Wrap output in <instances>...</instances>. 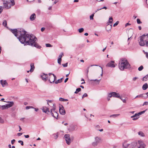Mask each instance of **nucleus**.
<instances>
[{
	"mask_svg": "<svg viewBox=\"0 0 148 148\" xmlns=\"http://www.w3.org/2000/svg\"><path fill=\"white\" fill-rule=\"evenodd\" d=\"M143 69V66L141 65L138 68V70L139 71H142Z\"/></svg>",
	"mask_w": 148,
	"mask_h": 148,
	"instance_id": "nucleus-38",
	"label": "nucleus"
},
{
	"mask_svg": "<svg viewBox=\"0 0 148 148\" xmlns=\"http://www.w3.org/2000/svg\"><path fill=\"white\" fill-rule=\"evenodd\" d=\"M119 23V21H117L113 25L114 27H115Z\"/></svg>",
	"mask_w": 148,
	"mask_h": 148,
	"instance_id": "nucleus-51",
	"label": "nucleus"
},
{
	"mask_svg": "<svg viewBox=\"0 0 148 148\" xmlns=\"http://www.w3.org/2000/svg\"><path fill=\"white\" fill-rule=\"evenodd\" d=\"M3 25L5 27H6L7 26V22L5 20L3 22Z\"/></svg>",
	"mask_w": 148,
	"mask_h": 148,
	"instance_id": "nucleus-42",
	"label": "nucleus"
},
{
	"mask_svg": "<svg viewBox=\"0 0 148 148\" xmlns=\"http://www.w3.org/2000/svg\"><path fill=\"white\" fill-rule=\"evenodd\" d=\"M120 114H114L112 115H111L110 116V117H113L114 118H115L117 116H119Z\"/></svg>",
	"mask_w": 148,
	"mask_h": 148,
	"instance_id": "nucleus-34",
	"label": "nucleus"
},
{
	"mask_svg": "<svg viewBox=\"0 0 148 148\" xmlns=\"http://www.w3.org/2000/svg\"><path fill=\"white\" fill-rule=\"evenodd\" d=\"M43 108L42 109V110L43 112L48 114H49L50 112L49 108L46 107H45V108L43 107Z\"/></svg>",
	"mask_w": 148,
	"mask_h": 148,
	"instance_id": "nucleus-14",
	"label": "nucleus"
},
{
	"mask_svg": "<svg viewBox=\"0 0 148 148\" xmlns=\"http://www.w3.org/2000/svg\"><path fill=\"white\" fill-rule=\"evenodd\" d=\"M6 102L8 103V104H6L8 108L12 107L14 105V103L13 101H8Z\"/></svg>",
	"mask_w": 148,
	"mask_h": 148,
	"instance_id": "nucleus-13",
	"label": "nucleus"
},
{
	"mask_svg": "<svg viewBox=\"0 0 148 148\" xmlns=\"http://www.w3.org/2000/svg\"><path fill=\"white\" fill-rule=\"evenodd\" d=\"M62 61V59L60 58H58V62L59 64H61V62Z\"/></svg>",
	"mask_w": 148,
	"mask_h": 148,
	"instance_id": "nucleus-37",
	"label": "nucleus"
},
{
	"mask_svg": "<svg viewBox=\"0 0 148 148\" xmlns=\"http://www.w3.org/2000/svg\"><path fill=\"white\" fill-rule=\"evenodd\" d=\"M144 54H145L146 57L148 59V53L147 52H145L144 50L143 51Z\"/></svg>",
	"mask_w": 148,
	"mask_h": 148,
	"instance_id": "nucleus-44",
	"label": "nucleus"
},
{
	"mask_svg": "<svg viewBox=\"0 0 148 148\" xmlns=\"http://www.w3.org/2000/svg\"><path fill=\"white\" fill-rule=\"evenodd\" d=\"M59 100L61 101H67L68 100L67 99H65L63 98L60 97L59 99Z\"/></svg>",
	"mask_w": 148,
	"mask_h": 148,
	"instance_id": "nucleus-31",
	"label": "nucleus"
},
{
	"mask_svg": "<svg viewBox=\"0 0 148 148\" xmlns=\"http://www.w3.org/2000/svg\"><path fill=\"white\" fill-rule=\"evenodd\" d=\"M47 104H48L49 105V103H51L52 101L51 100H47Z\"/></svg>",
	"mask_w": 148,
	"mask_h": 148,
	"instance_id": "nucleus-64",
	"label": "nucleus"
},
{
	"mask_svg": "<svg viewBox=\"0 0 148 148\" xmlns=\"http://www.w3.org/2000/svg\"><path fill=\"white\" fill-rule=\"evenodd\" d=\"M143 95H142V94H140L139 95L136 96L134 98V99H136L137 98H142V97H143Z\"/></svg>",
	"mask_w": 148,
	"mask_h": 148,
	"instance_id": "nucleus-35",
	"label": "nucleus"
},
{
	"mask_svg": "<svg viewBox=\"0 0 148 148\" xmlns=\"http://www.w3.org/2000/svg\"><path fill=\"white\" fill-rule=\"evenodd\" d=\"M98 66V65H91L90 66L88 67L87 68V71H86V73H87V75H88V71H88L90 67V66Z\"/></svg>",
	"mask_w": 148,
	"mask_h": 148,
	"instance_id": "nucleus-33",
	"label": "nucleus"
},
{
	"mask_svg": "<svg viewBox=\"0 0 148 148\" xmlns=\"http://www.w3.org/2000/svg\"><path fill=\"white\" fill-rule=\"evenodd\" d=\"M4 121L3 119H2L0 117V123H4Z\"/></svg>",
	"mask_w": 148,
	"mask_h": 148,
	"instance_id": "nucleus-49",
	"label": "nucleus"
},
{
	"mask_svg": "<svg viewBox=\"0 0 148 148\" xmlns=\"http://www.w3.org/2000/svg\"><path fill=\"white\" fill-rule=\"evenodd\" d=\"M70 137H71V142L73 140V139L74 138V137L73 136H71Z\"/></svg>",
	"mask_w": 148,
	"mask_h": 148,
	"instance_id": "nucleus-63",
	"label": "nucleus"
},
{
	"mask_svg": "<svg viewBox=\"0 0 148 148\" xmlns=\"http://www.w3.org/2000/svg\"><path fill=\"white\" fill-rule=\"evenodd\" d=\"M11 31L17 37L18 35H20L17 38L21 43L24 44L25 43L27 45L36 47H37V45L35 42L36 38L32 34H29L24 30L18 32L16 29H11Z\"/></svg>",
	"mask_w": 148,
	"mask_h": 148,
	"instance_id": "nucleus-1",
	"label": "nucleus"
},
{
	"mask_svg": "<svg viewBox=\"0 0 148 148\" xmlns=\"http://www.w3.org/2000/svg\"><path fill=\"white\" fill-rule=\"evenodd\" d=\"M139 135L143 137L145 136L144 134L142 132H139L138 133Z\"/></svg>",
	"mask_w": 148,
	"mask_h": 148,
	"instance_id": "nucleus-30",
	"label": "nucleus"
},
{
	"mask_svg": "<svg viewBox=\"0 0 148 148\" xmlns=\"http://www.w3.org/2000/svg\"><path fill=\"white\" fill-rule=\"evenodd\" d=\"M49 76L48 77V79L50 83H53L55 80L56 79V77L54 74L51 73H49Z\"/></svg>",
	"mask_w": 148,
	"mask_h": 148,
	"instance_id": "nucleus-5",
	"label": "nucleus"
},
{
	"mask_svg": "<svg viewBox=\"0 0 148 148\" xmlns=\"http://www.w3.org/2000/svg\"><path fill=\"white\" fill-rule=\"evenodd\" d=\"M137 143L136 142H134L130 144V148H138L137 146Z\"/></svg>",
	"mask_w": 148,
	"mask_h": 148,
	"instance_id": "nucleus-12",
	"label": "nucleus"
},
{
	"mask_svg": "<svg viewBox=\"0 0 148 148\" xmlns=\"http://www.w3.org/2000/svg\"><path fill=\"white\" fill-rule=\"evenodd\" d=\"M112 96L114 97L119 98V97L120 95L119 93L115 92H112Z\"/></svg>",
	"mask_w": 148,
	"mask_h": 148,
	"instance_id": "nucleus-17",
	"label": "nucleus"
},
{
	"mask_svg": "<svg viewBox=\"0 0 148 148\" xmlns=\"http://www.w3.org/2000/svg\"><path fill=\"white\" fill-rule=\"evenodd\" d=\"M119 69L121 71H123L124 69H129L130 68V65L128 61L125 58L121 59L119 64Z\"/></svg>",
	"mask_w": 148,
	"mask_h": 148,
	"instance_id": "nucleus-2",
	"label": "nucleus"
},
{
	"mask_svg": "<svg viewBox=\"0 0 148 148\" xmlns=\"http://www.w3.org/2000/svg\"><path fill=\"white\" fill-rule=\"evenodd\" d=\"M137 22L138 24H140L142 23V22L140 21V19L139 18L137 19Z\"/></svg>",
	"mask_w": 148,
	"mask_h": 148,
	"instance_id": "nucleus-45",
	"label": "nucleus"
},
{
	"mask_svg": "<svg viewBox=\"0 0 148 148\" xmlns=\"http://www.w3.org/2000/svg\"><path fill=\"white\" fill-rule=\"evenodd\" d=\"M45 28L44 27H42L41 28V30L42 32H43L45 30Z\"/></svg>",
	"mask_w": 148,
	"mask_h": 148,
	"instance_id": "nucleus-62",
	"label": "nucleus"
},
{
	"mask_svg": "<svg viewBox=\"0 0 148 148\" xmlns=\"http://www.w3.org/2000/svg\"><path fill=\"white\" fill-rule=\"evenodd\" d=\"M63 56H64V54H63V53H61V54L59 55V58H61Z\"/></svg>",
	"mask_w": 148,
	"mask_h": 148,
	"instance_id": "nucleus-48",
	"label": "nucleus"
},
{
	"mask_svg": "<svg viewBox=\"0 0 148 148\" xmlns=\"http://www.w3.org/2000/svg\"><path fill=\"white\" fill-rule=\"evenodd\" d=\"M84 29L83 28H81L78 29V31L79 33H82L84 31Z\"/></svg>",
	"mask_w": 148,
	"mask_h": 148,
	"instance_id": "nucleus-36",
	"label": "nucleus"
},
{
	"mask_svg": "<svg viewBox=\"0 0 148 148\" xmlns=\"http://www.w3.org/2000/svg\"><path fill=\"white\" fill-rule=\"evenodd\" d=\"M59 112L60 114L62 115H65L66 113L65 110L64 108H60Z\"/></svg>",
	"mask_w": 148,
	"mask_h": 148,
	"instance_id": "nucleus-19",
	"label": "nucleus"
},
{
	"mask_svg": "<svg viewBox=\"0 0 148 148\" xmlns=\"http://www.w3.org/2000/svg\"><path fill=\"white\" fill-rule=\"evenodd\" d=\"M1 108L3 110L8 109L6 105L1 106Z\"/></svg>",
	"mask_w": 148,
	"mask_h": 148,
	"instance_id": "nucleus-32",
	"label": "nucleus"
},
{
	"mask_svg": "<svg viewBox=\"0 0 148 148\" xmlns=\"http://www.w3.org/2000/svg\"><path fill=\"white\" fill-rule=\"evenodd\" d=\"M145 112V110H144L140 112L137 114L138 115V117L140 115H141L142 114L144 113Z\"/></svg>",
	"mask_w": 148,
	"mask_h": 148,
	"instance_id": "nucleus-28",
	"label": "nucleus"
},
{
	"mask_svg": "<svg viewBox=\"0 0 148 148\" xmlns=\"http://www.w3.org/2000/svg\"><path fill=\"white\" fill-rule=\"evenodd\" d=\"M3 2V8L6 9H9L11 8V6L15 5L14 0H2Z\"/></svg>",
	"mask_w": 148,
	"mask_h": 148,
	"instance_id": "nucleus-4",
	"label": "nucleus"
},
{
	"mask_svg": "<svg viewBox=\"0 0 148 148\" xmlns=\"http://www.w3.org/2000/svg\"><path fill=\"white\" fill-rule=\"evenodd\" d=\"M64 137L65 138L66 143L68 145H70L71 143V141L70 135L69 134H66L65 135Z\"/></svg>",
	"mask_w": 148,
	"mask_h": 148,
	"instance_id": "nucleus-6",
	"label": "nucleus"
},
{
	"mask_svg": "<svg viewBox=\"0 0 148 148\" xmlns=\"http://www.w3.org/2000/svg\"><path fill=\"white\" fill-rule=\"evenodd\" d=\"M18 142L19 143H21V144L22 145H23V141L21 140H19L18 141Z\"/></svg>",
	"mask_w": 148,
	"mask_h": 148,
	"instance_id": "nucleus-53",
	"label": "nucleus"
},
{
	"mask_svg": "<svg viewBox=\"0 0 148 148\" xmlns=\"http://www.w3.org/2000/svg\"><path fill=\"white\" fill-rule=\"evenodd\" d=\"M138 78V77H135L133 78L132 79V80L134 81H135Z\"/></svg>",
	"mask_w": 148,
	"mask_h": 148,
	"instance_id": "nucleus-59",
	"label": "nucleus"
},
{
	"mask_svg": "<svg viewBox=\"0 0 148 148\" xmlns=\"http://www.w3.org/2000/svg\"><path fill=\"white\" fill-rule=\"evenodd\" d=\"M81 90V89L80 88H78L76 89V91L75 92V94H77Z\"/></svg>",
	"mask_w": 148,
	"mask_h": 148,
	"instance_id": "nucleus-29",
	"label": "nucleus"
},
{
	"mask_svg": "<svg viewBox=\"0 0 148 148\" xmlns=\"http://www.w3.org/2000/svg\"><path fill=\"white\" fill-rule=\"evenodd\" d=\"M88 96L87 94L86 93H84L82 96V98H83L85 97H87Z\"/></svg>",
	"mask_w": 148,
	"mask_h": 148,
	"instance_id": "nucleus-52",
	"label": "nucleus"
},
{
	"mask_svg": "<svg viewBox=\"0 0 148 148\" xmlns=\"http://www.w3.org/2000/svg\"><path fill=\"white\" fill-rule=\"evenodd\" d=\"M31 69L29 71H27V72L28 73L30 71L31 72H32L34 71L35 68L34 64L33 63H32L30 64Z\"/></svg>",
	"mask_w": 148,
	"mask_h": 148,
	"instance_id": "nucleus-15",
	"label": "nucleus"
},
{
	"mask_svg": "<svg viewBox=\"0 0 148 148\" xmlns=\"http://www.w3.org/2000/svg\"><path fill=\"white\" fill-rule=\"evenodd\" d=\"M25 108L26 110L29 109L31 108H34L35 109V110L36 112H37V109L36 108H34L32 106H27Z\"/></svg>",
	"mask_w": 148,
	"mask_h": 148,
	"instance_id": "nucleus-25",
	"label": "nucleus"
},
{
	"mask_svg": "<svg viewBox=\"0 0 148 148\" xmlns=\"http://www.w3.org/2000/svg\"><path fill=\"white\" fill-rule=\"evenodd\" d=\"M139 43L140 46L148 47V34L147 35H142L140 37V39L139 40Z\"/></svg>",
	"mask_w": 148,
	"mask_h": 148,
	"instance_id": "nucleus-3",
	"label": "nucleus"
},
{
	"mask_svg": "<svg viewBox=\"0 0 148 148\" xmlns=\"http://www.w3.org/2000/svg\"><path fill=\"white\" fill-rule=\"evenodd\" d=\"M36 17V15L35 13L32 14L30 17V19L31 21L34 20Z\"/></svg>",
	"mask_w": 148,
	"mask_h": 148,
	"instance_id": "nucleus-18",
	"label": "nucleus"
},
{
	"mask_svg": "<svg viewBox=\"0 0 148 148\" xmlns=\"http://www.w3.org/2000/svg\"><path fill=\"white\" fill-rule=\"evenodd\" d=\"M148 79V74H147V75L143 77L142 79V80L143 81H146L147 79Z\"/></svg>",
	"mask_w": 148,
	"mask_h": 148,
	"instance_id": "nucleus-27",
	"label": "nucleus"
},
{
	"mask_svg": "<svg viewBox=\"0 0 148 148\" xmlns=\"http://www.w3.org/2000/svg\"><path fill=\"white\" fill-rule=\"evenodd\" d=\"M113 21V18L111 17H110L109 18V22L110 23H112Z\"/></svg>",
	"mask_w": 148,
	"mask_h": 148,
	"instance_id": "nucleus-40",
	"label": "nucleus"
},
{
	"mask_svg": "<svg viewBox=\"0 0 148 148\" xmlns=\"http://www.w3.org/2000/svg\"><path fill=\"white\" fill-rule=\"evenodd\" d=\"M100 80L101 79L98 80L97 79H91V80H90L94 81H96V82H98V83H99Z\"/></svg>",
	"mask_w": 148,
	"mask_h": 148,
	"instance_id": "nucleus-43",
	"label": "nucleus"
},
{
	"mask_svg": "<svg viewBox=\"0 0 148 148\" xmlns=\"http://www.w3.org/2000/svg\"><path fill=\"white\" fill-rule=\"evenodd\" d=\"M130 144H127L126 142L124 143L123 145L124 148H127L129 146Z\"/></svg>",
	"mask_w": 148,
	"mask_h": 148,
	"instance_id": "nucleus-24",
	"label": "nucleus"
},
{
	"mask_svg": "<svg viewBox=\"0 0 148 148\" xmlns=\"http://www.w3.org/2000/svg\"><path fill=\"white\" fill-rule=\"evenodd\" d=\"M148 88V85L147 83L145 84L142 86V88L143 90H146Z\"/></svg>",
	"mask_w": 148,
	"mask_h": 148,
	"instance_id": "nucleus-22",
	"label": "nucleus"
},
{
	"mask_svg": "<svg viewBox=\"0 0 148 148\" xmlns=\"http://www.w3.org/2000/svg\"><path fill=\"white\" fill-rule=\"evenodd\" d=\"M46 46L47 47H52V46L49 43H47L46 44Z\"/></svg>",
	"mask_w": 148,
	"mask_h": 148,
	"instance_id": "nucleus-47",
	"label": "nucleus"
},
{
	"mask_svg": "<svg viewBox=\"0 0 148 148\" xmlns=\"http://www.w3.org/2000/svg\"><path fill=\"white\" fill-rule=\"evenodd\" d=\"M138 117V116L137 114H135L134 115L132 116H131V118H134V117Z\"/></svg>",
	"mask_w": 148,
	"mask_h": 148,
	"instance_id": "nucleus-54",
	"label": "nucleus"
},
{
	"mask_svg": "<svg viewBox=\"0 0 148 148\" xmlns=\"http://www.w3.org/2000/svg\"><path fill=\"white\" fill-rule=\"evenodd\" d=\"M101 140V138L98 137H96L95 138V140L94 142L92 143V145L94 147L96 146L100 142Z\"/></svg>",
	"mask_w": 148,
	"mask_h": 148,
	"instance_id": "nucleus-7",
	"label": "nucleus"
},
{
	"mask_svg": "<svg viewBox=\"0 0 148 148\" xmlns=\"http://www.w3.org/2000/svg\"><path fill=\"white\" fill-rule=\"evenodd\" d=\"M108 96L110 98H111V97H113L112 95V92H110L108 94Z\"/></svg>",
	"mask_w": 148,
	"mask_h": 148,
	"instance_id": "nucleus-46",
	"label": "nucleus"
},
{
	"mask_svg": "<svg viewBox=\"0 0 148 148\" xmlns=\"http://www.w3.org/2000/svg\"><path fill=\"white\" fill-rule=\"evenodd\" d=\"M138 117H135L133 118L132 119L133 120H137V119H138Z\"/></svg>",
	"mask_w": 148,
	"mask_h": 148,
	"instance_id": "nucleus-60",
	"label": "nucleus"
},
{
	"mask_svg": "<svg viewBox=\"0 0 148 148\" xmlns=\"http://www.w3.org/2000/svg\"><path fill=\"white\" fill-rule=\"evenodd\" d=\"M3 11L2 7L1 6H0V13H1Z\"/></svg>",
	"mask_w": 148,
	"mask_h": 148,
	"instance_id": "nucleus-57",
	"label": "nucleus"
},
{
	"mask_svg": "<svg viewBox=\"0 0 148 148\" xmlns=\"http://www.w3.org/2000/svg\"><path fill=\"white\" fill-rule=\"evenodd\" d=\"M0 82L3 87H4L5 85L7 84L6 80L3 81L2 80H1L0 81Z\"/></svg>",
	"mask_w": 148,
	"mask_h": 148,
	"instance_id": "nucleus-21",
	"label": "nucleus"
},
{
	"mask_svg": "<svg viewBox=\"0 0 148 148\" xmlns=\"http://www.w3.org/2000/svg\"><path fill=\"white\" fill-rule=\"evenodd\" d=\"M62 65L64 67H66L68 65V63H66L63 64H62Z\"/></svg>",
	"mask_w": 148,
	"mask_h": 148,
	"instance_id": "nucleus-55",
	"label": "nucleus"
},
{
	"mask_svg": "<svg viewBox=\"0 0 148 148\" xmlns=\"http://www.w3.org/2000/svg\"><path fill=\"white\" fill-rule=\"evenodd\" d=\"M55 108H53L51 109V110L50 113H51V115L53 117L56 118H56L57 119V117H58V114L57 113V112H56L55 111Z\"/></svg>",
	"mask_w": 148,
	"mask_h": 148,
	"instance_id": "nucleus-8",
	"label": "nucleus"
},
{
	"mask_svg": "<svg viewBox=\"0 0 148 148\" xmlns=\"http://www.w3.org/2000/svg\"><path fill=\"white\" fill-rule=\"evenodd\" d=\"M24 136L25 138H28L29 137V136L28 135H25Z\"/></svg>",
	"mask_w": 148,
	"mask_h": 148,
	"instance_id": "nucleus-61",
	"label": "nucleus"
},
{
	"mask_svg": "<svg viewBox=\"0 0 148 148\" xmlns=\"http://www.w3.org/2000/svg\"><path fill=\"white\" fill-rule=\"evenodd\" d=\"M47 74L43 73L42 75H40V77L42 80L45 82L48 79V77H47Z\"/></svg>",
	"mask_w": 148,
	"mask_h": 148,
	"instance_id": "nucleus-11",
	"label": "nucleus"
},
{
	"mask_svg": "<svg viewBox=\"0 0 148 148\" xmlns=\"http://www.w3.org/2000/svg\"><path fill=\"white\" fill-rule=\"evenodd\" d=\"M148 105V101H145L144 102L143 104V106L144 105Z\"/></svg>",
	"mask_w": 148,
	"mask_h": 148,
	"instance_id": "nucleus-50",
	"label": "nucleus"
},
{
	"mask_svg": "<svg viewBox=\"0 0 148 148\" xmlns=\"http://www.w3.org/2000/svg\"><path fill=\"white\" fill-rule=\"evenodd\" d=\"M112 27V25H111L108 24L107 25L106 27V30L109 33L110 32Z\"/></svg>",
	"mask_w": 148,
	"mask_h": 148,
	"instance_id": "nucleus-16",
	"label": "nucleus"
},
{
	"mask_svg": "<svg viewBox=\"0 0 148 148\" xmlns=\"http://www.w3.org/2000/svg\"><path fill=\"white\" fill-rule=\"evenodd\" d=\"M138 143L139 145V146H137L138 148H145L146 146L145 144L142 141L139 140Z\"/></svg>",
	"mask_w": 148,
	"mask_h": 148,
	"instance_id": "nucleus-9",
	"label": "nucleus"
},
{
	"mask_svg": "<svg viewBox=\"0 0 148 148\" xmlns=\"http://www.w3.org/2000/svg\"><path fill=\"white\" fill-rule=\"evenodd\" d=\"M59 133L58 132H57L56 133L52 135L53 138L55 139H56L58 137Z\"/></svg>",
	"mask_w": 148,
	"mask_h": 148,
	"instance_id": "nucleus-20",
	"label": "nucleus"
},
{
	"mask_svg": "<svg viewBox=\"0 0 148 148\" xmlns=\"http://www.w3.org/2000/svg\"><path fill=\"white\" fill-rule=\"evenodd\" d=\"M145 95H147L146 97H144L145 98H148V92L145 93Z\"/></svg>",
	"mask_w": 148,
	"mask_h": 148,
	"instance_id": "nucleus-58",
	"label": "nucleus"
},
{
	"mask_svg": "<svg viewBox=\"0 0 148 148\" xmlns=\"http://www.w3.org/2000/svg\"><path fill=\"white\" fill-rule=\"evenodd\" d=\"M75 126L74 125H71L70 127V128H69V130L70 131H72L74 130L75 129Z\"/></svg>",
	"mask_w": 148,
	"mask_h": 148,
	"instance_id": "nucleus-23",
	"label": "nucleus"
},
{
	"mask_svg": "<svg viewBox=\"0 0 148 148\" xmlns=\"http://www.w3.org/2000/svg\"><path fill=\"white\" fill-rule=\"evenodd\" d=\"M114 63V62L113 61H111L106 64V66L114 68L115 66Z\"/></svg>",
	"mask_w": 148,
	"mask_h": 148,
	"instance_id": "nucleus-10",
	"label": "nucleus"
},
{
	"mask_svg": "<svg viewBox=\"0 0 148 148\" xmlns=\"http://www.w3.org/2000/svg\"><path fill=\"white\" fill-rule=\"evenodd\" d=\"M63 78H62L59 79H58L57 81L55 82V83L56 84H57L58 83H60L62 82V79Z\"/></svg>",
	"mask_w": 148,
	"mask_h": 148,
	"instance_id": "nucleus-26",
	"label": "nucleus"
},
{
	"mask_svg": "<svg viewBox=\"0 0 148 148\" xmlns=\"http://www.w3.org/2000/svg\"><path fill=\"white\" fill-rule=\"evenodd\" d=\"M122 101L123 103H125L126 102V101L125 99H122L121 97H120L119 96V97Z\"/></svg>",
	"mask_w": 148,
	"mask_h": 148,
	"instance_id": "nucleus-41",
	"label": "nucleus"
},
{
	"mask_svg": "<svg viewBox=\"0 0 148 148\" xmlns=\"http://www.w3.org/2000/svg\"><path fill=\"white\" fill-rule=\"evenodd\" d=\"M15 139H13V140H12L11 141V144L12 145H13L14 143H15Z\"/></svg>",
	"mask_w": 148,
	"mask_h": 148,
	"instance_id": "nucleus-56",
	"label": "nucleus"
},
{
	"mask_svg": "<svg viewBox=\"0 0 148 148\" xmlns=\"http://www.w3.org/2000/svg\"><path fill=\"white\" fill-rule=\"evenodd\" d=\"M95 13H94L93 14H92L90 16V20H93V17L94 16V14Z\"/></svg>",
	"mask_w": 148,
	"mask_h": 148,
	"instance_id": "nucleus-39",
	"label": "nucleus"
}]
</instances>
